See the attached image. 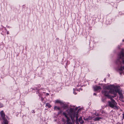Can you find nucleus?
Masks as SVG:
<instances>
[{"label": "nucleus", "instance_id": "f257e3e1", "mask_svg": "<svg viewBox=\"0 0 124 124\" xmlns=\"http://www.w3.org/2000/svg\"><path fill=\"white\" fill-rule=\"evenodd\" d=\"M77 108H76L75 109L70 108V109L67 110L66 112H64L63 113V115L66 118L67 123L66 124H71L70 122V120L68 117V115L70 116L71 120L73 122L74 121V118L75 117L76 121H78V114L77 113H76L75 112V111H76Z\"/></svg>", "mask_w": 124, "mask_h": 124}, {"label": "nucleus", "instance_id": "f03ea898", "mask_svg": "<svg viewBox=\"0 0 124 124\" xmlns=\"http://www.w3.org/2000/svg\"><path fill=\"white\" fill-rule=\"evenodd\" d=\"M124 49L122 50L120 53L119 55V58L118 59L117 62L119 63V67L118 68V71L120 72V74H121L123 73V70H124Z\"/></svg>", "mask_w": 124, "mask_h": 124}, {"label": "nucleus", "instance_id": "7ed1b4c3", "mask_svg": "<svg viewBox=\"0 0 124 124\" xmlns=\"http://www.w3.org/2000/svg\"><path fill=\"white\" fill-rule=\"evenodd\" d=\"M104 88L107 89H110L109 92L112 94H114L115 92H118L119 91L120 87L119 86H115L114 85H110L105 87Z\"/></svg>", "mask_w": 124, "mask_h": 124}, {"label": "nucleus", "instance_id": "20e7f679", "mask_svg": "<svg viewBox=\"0 0 124 124\" xmlns=\"http://www.w3.org/2000/svg\"><path fill=\"white\" fill-rule=\"evenodd\" d=\"M111 101H108V103L109 104V105L112 108L114 109H117L118 107L116 106V103L115 102L114 100L112 99H111Z\"/></svg>", "mask_w": 124, "mask_h": 124}, {"label": "nucleus", "instance_id": "39448f33", "mask_svg": "<svg viewBox=\"0 0 124 124\" xmlns=\"http://www.w3.org/2000/svg\"><path fill=\"white\" fill-rule=\"evenodd\" d=\"M102 93L104 95L107 97L109 98H110V96L108 95V92L105 90H103L102 91Z\"/></svg>", "mask_w": 124, "mask_h": 124}, {"label": "nucleus", "instance_id": "423d86ee", "mask_svg": "<svg viewBox=\"0 0 124 124\" xmlns=\"http://www.w3.org/2000/svg\"><path fill=\"white\" fill-rule=\"evenodd\" d=\"M0 115L2 119L3 120V121H4L5 120H7V119H5V115L3 112V111H2L0 112Z\"/></svg>", "mask_w": 124, "mask_h": 124}, {"label": "nucleus", "instance_id": "0eeeda50", "mask_svg": "<svg viewBox=\"0 0 124 124\" xmlns=\"http://www.w3.org/2000/svg\"><path fill=\"white\" fill-rule=\"evenodd\" d=\"M93 88L95 91H96L100 90H101V88L100 86H94Z\"/></svg>", "mask_w": 124, "mask_h": 124}, {"label": "nucleus", "instance_id": "6e6552de", "mask_svg": "<svg viewBox=\"0 0 124 124\" xmlns=\"http://www.w3.org/2000/svg\"><path fill=\"white\" fill-rule=\"evenodd\" d=\"M78 121L81 124H83L84 123V121L82 120V117H80L78 119Z\"/></svg>", "mask_w": 124, "mask_h": 124}, {"label": "nucleus", "instance_id": "1a4fd4ad", "mask_svg": "<svg viewBox=\"0 0 124 124\" xmlns=\"http://www.w3.org/2000/svg\"><path fill=\"white\" fill-rule=\"evenodd\" d=\"M55 103H60V104L61 105H62V104H63V103L62 101H61L60 100H56L55 101Z\"/></svg>", "mask_w": 124, "mask_h": 124}, {"label": "nucleus", "instance_id": "9d476101", "mask_svg": "<svg viewBox=\"0 0 124 124\" xmlns=\"http://www.w3.org/2000/svg\"><path fill=\"white\" fill-rule=\"evenodd\" d=\"M102 119V118L101 117H97L93 119L94 121H98L100 119Z\"/></svg>", "mask_w": 124, "mask_h": 124}, {"label": "nucleus", "instance_id": "9b49d317", "mask_svg": "<svg viewBox=\"0 0 124 124\" xmlns=\"http://www.w3.org/2000/svg\"><path fill=\"white\" fill-rule=\"evenodd\" d=\"M54 109L56 111L59 110L60 109V108L57 106H55L54 107Z\"/></svg>", "mask_w": 124, "mask_h": 124}, {"label": "nucleus", "instance_id": "f8f14e48", "mask_svg": "<svg viewBox=\"0 0 124 124\" xmlns=\"http://www.w3.org/2000/svg\"><path fill=\"white\" fill-rule=\"evenodd\" d=\"M61 106H62V107L64 109H66L68 107V106L67 105L64 104L63 103V104H62Z\"/></svg>", "mask_w": 124, "mask_h": 124}, {"label": "nucleus", "instance_id": "ddd939ff", "mask_svg": "<svg viewBox=\"0 0 124 124\" xmlns=\"http://www.w3.org/2000/svg\"><path fill=\"white\" fill-rule=\"evenodd\" d=\"M119 94L120 97L122 98H123V96L122 94V93L120 92L119 91L118 92Z\"/></svg>", "mask_w": 124, "mask_h": 124}, {"label": "nucleus", "instance_id": "4468645a", "mask_svg": "<svg viewBox=\"0 0 124 124\" xmlns=\"http://www.w3.org/2000/svg\"><path fill=\"white\" fill-rule=\"evenodd\" d=\"M8 122L7 120H5L4 121H3V124H8Z\"/></svg>", "mask_w": 124, "mask_h": 124}, {"label": "nucleus", "instance_id": "2eb2a0df", "mask_svg": "<svg viewBox=\"0 0 124 124\" xmlns=\"http://www.w3.org/2000/svg\"><path fill=\"white\" fill-rule=\"evenodd\" d=\"M93 117H91L90 118H84V119L86 121H88L89 119H90L92 118Z\"/></svg>", "mask_w": 124, "mask_h": 124}, {"label": "nucleus", "instance_id": "dca6fc26", "mask_svg": "<svg viewBox=\"0 0 124 124\" xmlns=\"http://www.w3.org/2000/svg\"><path fill=\"white\" fill-rule=\"evenodd\" d=\"M46 106H47L48 108H50L51 107V105L48 103H46Z\"/></svg>", "mask_w": 124, "mask_h": 124}, {"label": "nucleus", "instance_id": "f3484780", "mask_svg": "<svg viewBox=\"0 0 124 124\" xmlns=\"http://www.w3.org/2000/svg\"><path fill=\"white\" fill-rule=\"evenodd\" d=\"M59 110V111L58 112V114L61 113L62 112V111L61 110Z\"/></svg>", "mask_w": 124, "mask_h": 124}, {"label": "nucleus", "instance_id": "a211bd4d", "mask_svg": "<svg viewBox=\"0 0 124 124\" xmlns=\"http://www.w3.org/2000/svg\"><path fill=\"white\" fill-rule=\"evenodd\" d=\"M3 106V105L1 103H0V108L2 107Z\"/></svg>", "mask_w": 124, "mask_h": 124}, {"label": "nucleus", "instance_id": "6ab92c4d", "mask_svg": "<svg viewBox=\"0 0 124 124\" xmlns=\"http://www.w3.org/2000/svg\"><path fill=\"white\" fill-rule=\"evenodd\" d=\"M94 114L96 115V116H99V114L98 113L96 114V113H94Z\"/></svg>", "mask_w": 124, "mask_h": 124}, {"label": "nucleus", "instance_id": "aec40b11", "mask_svg": "<svg viewBox=\"0 0 124 124\" xmlns=\"http://www.w3.org/2000/svg\"><path fill=\"white\" fill-rule=\"evenodd\" d=\"M48 95H49V93H46V96H47Z\"/></svg>", "mask_w": 124, "mask_h": 124}, {"label": "nucleus", "instance_id": "412c9836", "mask_svg": "<svg viewBox=\"0 0 124 124\" xmlns=\"http://www.w3.org/2000/svg\"><path fill=\"white\" fill-rule=\"evenodd\" d=\"M73 90H74V92H73V93L75 94H76V93H75V92H74V89H73Z\"/></svg>", "mask_w": 124, "mask_h": 124}, {"label": "nucleus", "instance_id": "4be33fe9", "mask_svg": "<svg viewBox=\"0 0 124 124\" xmlns=\"http://www.w3.org/2000/svg\"><path fill=\"white\" fill-rule=\"evenodd\" d=\"M7 34H9V32L8 31H7Z\"/></svg>", "mask_w": 124, "mask_h": 124}, {"label": "nucleus", "instance_id": "5701e85b", "mask_svg": "<svg viewBox=\"0 0 124 124\" xmlns=\"http://www.w3.org/2000/svg\"><path fill=\"white\" fill-rule=\"evenodd\" d=\"M93 95H96V94L95 93H94Z\"/></svg>", "mask_w": 124, "mask_h": 124}, {"label": "nucleus", "instance_id": "b1692460", "mask_svg": "<svg viewBox=\"0 0 124 124\" xmlns=\"http://www.w3.org/2000/svg\"><path fill=\"white\" fill-rule=\"evenodd\" d=\"M44 99L43 98H42V99H41V100H42L43 101V100Z\"/></svg>", "mask_w": 124, "mask_h": 124}, {"label": "nucleus", "instance_id": "393cba45", "mask_svg": "<svg viewBox=\"0 0 124 124\" xmlns=\"http://www.w3.org/2000/svg\"><path fill=\"white\" fill-rule=\"evenodd\" d=\"M80 110H81V109H80V108H79V109H78V111H79Z\"/></svg>", "mask_w": 124, "mask_h": 124}, {"label": "nucleus", "instance_id": "a878e982", "mask_svg": "<svg viewBox=\"0 0 124 124\" xmlns=\"http://www.w3.org/2000/svg\"><path fill=\"white\" fill-rule=\"evenodd\" d=\"M79 89L80 90H82V89H81V88L80 89Z\"/></svg>", "mask_w": 124, "mask_h": 124}, {"label": "nucleus", "instance_id": "bb28decb", "mask_svg": "<svg viewBox=\"0 0 124 124\" xmlns=\"http://www.w3.org/2000/svg\"><path fill=\"white\" fill-rule=\"evenodd\" d=\"M33 112H34H34H35L34 111V110H33V112H32V113H33Z\"/></svg>", "mask_w": 124, "mask_h": 124}, {"label": "nucleus", "instance_id": "cd10ccee", "mask_svg": "<svg viewBox=\"0 0 124 124\" xmlns=\"http://www.w3.org/2000/svg\"><path fill=\"white\" fill-rule=\"evenodd\" d=\"M123 41H124V40H123Z\"/></svg>", "mask_w": 124, "mask_h": 124}]
</instances>
